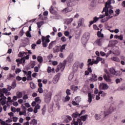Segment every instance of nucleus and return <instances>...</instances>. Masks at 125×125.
<instances>
[{
	"label": "nucleus",
	"mask_w": 125,
	"mask_h": 125,
	"mask_svg": "<svg viewBox=\"0 0 125 125\" xmlns=\"http://www.w3.org/2000/svg\"><path fill=\"white\" fill-rule=\"evenodd\" d=\"M112 4V0H108L105 3V7L104 8L102 13L104 12V15L105 16H109V14L114 13V11L111 9L109 10V8H112L111 4Z\"/></svg>",
	"instance_id": "f257e3e1"
},
{
	"label": "nucleus",
	"mask_w": 125,
	"mask_h": 125,
	"mask_svg": "<svg viewBox=\"0 0 125 125\" xmlns=\"http://www.w3.org/2000/svg\"><path fill=\"white\" fill-rule=\"evenodd\" d=\"M38 92H39V93H42L43 92V95L45 96L44 101L46 103H49V102H50V100H51V95H52L51 92H48L47 90H44L43 91L42 88H39Z\"/></svg>",
	"instance_id": "f03ea898"
},
{
	"label": "nucleus",
	"mask_w": 125,
	"mask_h": 125,
	"mask_svg": "<svg viewBox=\"0 0 125 125\" xmlns=\"http://www.w3.org/2000/svg\"><path fill=\"white\" fill-rule=\"evenodd\" d=\"M65 66H66V61H64L62 62H61L60 65H58L57 68L56 69V72H58L60 70L62 72H63L65 69Z\"/></svg>",
	"instance_id": "7ed1b4c3"
},
{
	"label": "nucleus",
	"mask_w": 125,
	"mask_h": 125,
	"mask_svg": "<svg viewBox=\"0 0 125 125\" xmlns=\"http://www.w3.org/2000/svg\"><path fill=\"white\" fill-rule=\"evenodd\" d=\"M88 64L87 65L88 66L87 70L89 73H92V70L91 69V67L90 66H92L93 65L94 62L93 61H92L91 59H89L87 61Z\"/></svg>",
	"instance_id": "20e7f679"
},
{
	"label": "nucleus",
	"mask_w": 125,
	"mask_h": 125,
	"mask_svg": "<svg viewBox=\"0 0 125 125\" xmlns=\"http://www.w3.org/2000/svg\"><path fill=\"white\" fill-rule=\"evenodd\" d=\"M61 76V73H58L53 78V83H57L58 81L59 80V79L60 78V76Z\"/></svg>",
	"instance_id": "39448f33"
},
{
	"label": "nucleus",
	"mask_w": 125,
	"mask_h": 125,
	"mask_svg": "<svg viewBox=\"0 0 125 125\" xmlns=\"http://www.w3.org/2000/svg\"><path fill=\"white\" fill-rule=\"evenodd\" d=\"M104 17H105V15H100L99 18H97V17H95L93 18V21L95 23H96V22H97V21H98V20H99V19H102V18H104Z\"/></svg>",
	"instance_id": "423d86ee"
},
{
	"label": "nucleus",
	"mask_w": 125,
	"mask_h": 125,
	"mask_svg": "<svg viewBox=\"0 0 125 125\" xmlns=\"http://www.w3.org/2000/svg\"><path fill=\"white\" fill-rule=\"evenodd\" d=\"M42 41L43 47H46V46H47V45H48V43H47V42H45V37L42 36Z\"/></svg>",
	"instance_id": "0eeeda50"
},
{
	"label": "nucleus",
	"mask_w": 125,
	"mask_h": 125,
	"mask_svg": "<svg viewBox=\"0 0 125 125\" xmlns=\"http://www.w3.org/2000/svg\"><path fill=\"white\" fill-rule=\"evenodd\" d=\"M111 18H113V16L110 15L108 17H106L104 19L102 18L101 22H102V23H105V22H107V21H108L109 19H111Z\"/></svg>",
	"instance_id": "6e6552de"
},
{
	"label": "nucleus",
	"mask_w": 125,
	"mask_h": 125,
	"mask_svg": "<svg viewBox=\"0 0 125 125\" xmlns=\"http://www.w3.org/2000/svg\"><path fill=\"white\" fill-rule=\"evenodd\" d=\"M72 9L73 8H72V6H68L67 8H65L64 9H63L62 11L63 13H68V12L72 11Z\"/></svg>",
	"instance_id": "1a4fd4ad"
},
{
	"label": "nucleus",
	"mask_w": 125,
	"mask_h": 125,
	"mask_svg": "<svg viewBox=\"0 0 125 125\" xmlns=\"http://www.w3.org/2000/svg\"><path fill=\"white\" fill-rule=\"evenodd\" d=\"M84 21V20L83 18H81L78 20L77 28H80L81 26H83Z\"/></svg>",
	"instance_id": "9d476101"
},
{
	"label": "nucleus",
	"mask_w": 125,
	"mask_h": 125,
	"mask_svg": "<svg viewBox=\"0 0 125 125\" xmlns=\"http://www.w3.org/2000/svg\"><path fill=\"white\" fill-rule=\"evenodd\" d=\"M104 42V39L101 38L100 39L97 40L96 41V43L98 44V45H99V46H101L102 45V42Z\"/></svg>",
	"instance_id": "9b49d317"
},
{
	"label": "nucleus",
	"mask_w": 125,
	"mask_h": 125,
	"mask_svg": "<svg viewBox=\"0 0 125 125\" xmlns=\"http://www.w3.org/2000/svg\"><path fill=\"white\" fill-rule=\"evenodd\" d=\"M73 72H78V70H79V66H78V63H75L74 64L73 66Z\"/></svg>",
	"instance_id": "f8f14e48"
},
{
	"label": "nucleus",
	"mask_w": 125,
	"mask_h": 125,
	"mask_svg": "<svg viewBox=\"0 0 125 125\" xmlns=\"http://www.w3.org/2000/svg\"><path fill=\"white\" fill-rule=\"evenodd\" d=\"M87 37L85 38H83L81 39V42L83 43H84V42H86L87 40L89 39V35L87 34Z\"/></svg>",
	"instance_id": "ddd939ff"
},
{
	"label": "nucleus",
	"mask_w": 125,
	"mask_h": 125,
	"mask_svg": "<svg viewBox=\"0 0 125 125\" xmlns=\"http://www.w3.org/2000/svg\"><path fill=\"white\" fill-rule=\"evenodd\" d=\"M49 10L51 14H53V15L56 14V11L55 10L54 7H53V6H51V7L49 9Z\"/></svg>",
	"instance_id": "4468645a"
},
{
	"label": "nucleus",
	"mask_w": 125,
	"mask_h": 125,
	"mask_svg": "<svg viewBox=\"0 0 125 125\" xmlns=\"http://www.w3.org/2000/svg\"><path fill=\"white\" fill-rule=\"evenodd\" d=\"M78 117H81V115L78 113V112H75L72 114V117L73 118V120L76 118H78Z\"/></svg>",
	"instance_id": "2eb2a0df"
},
{
	"label": "nucleus",
	"mask_w": 125,
	"mask_h": 125,
	"mask_svg": "<svg viewBox=\"0 0 125 125\" xmlns=\"http://www.w3.org/2000/svg\"><path fill=\"white\" fill-rule=\"evenodd\" d=\"M90 81L92 82H95L97 81V76L95 74H92V77L90 78Z\"/></svg>",
	"instance_id": "dca6fc26"
},
{
	"label": "nucleus",
	"mask_w": 125,
	"mask_h": 125,
	"mask_svg": "<svg viewBox=\"0 0 125 125\" xmlns=\"http://www.w3.org/2000/svg\"><path fill=\"white\" fill-rule=\"evenodd\" d=\"M101 85L102 86L103 89L107 90L109 88V86L108 85V84L105 83H102V84H101Z\"/></svg>",
	"instance_id": "f3484780"
},
{
	"label": "nucleus",
	"mask_w": 125,
	"mask_h": 125,
	"mask_svg": "<svg viewBox=\"0 0 125 125\" xmlns=\"http://www.w3.org/2000/svg\"><path fill=\"white\" fill-rule=\"evenodd\" d=\"M103 78L105 82H107V83H109L111 82V80H110V78L108 77H107V75L106 74H104L103 75Z\"/></svg>",
	"instance_id": "a211bd4d"
},
{
	"label": "nucleus",
	"mask_w": 125,
	"mask_h": 125,
	"mask_svg": "<svg viewBox=\"0 0 125 125\" xmlns=\"http://www.w3.org/2000/svg\"><path fill=\"white\" fill-rule=\"evenodd\" d=\"M110 74H111V75H115V74H116V69L113 67L110 68L109 70Z\"/></svg>",
	"instance_id": "6ab92c4d"
},
{
	"label": "nucleus",
	"mask_w": 125,
	"mask_h": 125,
	"mask_svg": "<svg viewBox=\"0 0 125 125\" xmlns=\"http://www.w3.org/2000/svg\"><path fill=\"white\" fill-rule=\"evenodd\" d=\"M97 35L98 38H104V34H102L100 31L97 32Z\"/></svg>",
	"instance_id": "aec40b11"
},
{
	"label": "nucleus",
	"mask_w": 125,
	"mask_h": 125,
	"mask_svg": "<svg viewBox=\"0 0 125 125\" xmlns=\"http://www.w3.org/2000/svg\"><path fill=\"white\" fill-rule=\"evenodd\" d=\"M88 102L90 103H91L92 101V95H91V93H88Z\"/></svg>",
	"instance_id": "412c9836"
},
{
	"label": "nucleus",
	"mask_w": 125,
	"mask_h": 125,
	"mask_svg": "<svg viewBox=\"0 0 125 125\" xmlns=\"http://www.w3.org/2000/svg\"><path fill=\"white\" fill-rule=\"evenodd\" d=\"M125 84H123L121 86L119 87L117 89V90H118V91H122V90H125Z\"/></svg>",
	"instance_id": "4be33fe9"
},
{
	"label": "nucleus",
	"mask_w": 125,
	"mask_h": 125,
	"mask_svg": "<svg viewBox=\"0 0 125 125\" xmlns=\"http://www.w3.org/2000/svg\"><path fill=\"white\" fill-rule=\"evenodd\" d=\"M60 51V50H59V47L58 46H56L53 48V52L54 53H56V52H59Z\"/></svg>",
	"instance_id": "5701e85b"
},
{
	"label": "nucleus",
	"mask_w": 125,
	"mask_h": 125,
	"mask_svg": "<svg viewBox=\"0 0 125 125\" xmlns=\"http://www.w3.org/2000/svg\"><path fill=\"white\" fill-rule=\"evenodd\" d=\"M17 96L18 98H22V96H23V93L21 92H17L16 93Z\"/></svg>",
	"instance_id": "b1692460"
},
{
	"label": "nucleus",
	"mask_w": 125,
	"mask_h": 125,
	"mask_svg": "<svg viewBox=\"0 0 125 125\" xmlns=\"http://www.w3.org/2000/svg\"><path fill=\"white\" fill-rule=\"evenodd\" d=\"M122 71H115V73L114 74V76H116V77H120V76H122Z\"/></svg>",
	"instance_id": "393cba45"
},
{
	"label": "nucleus",
	"mask_w": 125,
	"mask_h": 125,
	"mask_svg": "<svg viewBox=\"0 0 125 125\" xmlns=\"http://www.w3.org/2000/svg\"><path fill=\"white\" fill-rule=\"evenodd\" d=\"M37 60L38 61V62H39V63H42V62L43 61V59L42 58V57L41 56H39L37 57Z\"/></svg>",
	"instance_id": "a878e982"
},
{
	"label": "nucleus",
	"mask_w": 125,
	"mask_h": 125,
	"mask_svg": "<svg viewBox=\"0 0 125 125\" xmlns=\"http://www.w3.org/2000/svg\"><path fill=\"white\" fill-rule=\"evenodd\" d=\"M111 60H113V61H115L116 62H120L121 60L119 58L117 57H113L111 58Z\"/></svg>",
	"instance_id": "bb28decb"
},
{
	"label": "nucleus",
	"mask_w": 125,
	"mask_h": 125,
	"mask_svg": "<svg viewBox=\"0 0 125 125\" xmlns=\"http://www.w3.org/2000/svg\"><path fill=\"white\" fill-rule=\"evenodd\" d=\"M56 42V41H52L51 43H49L48 48L49 49H51L52 48V47L53 46V44Z\"/></svg>",
	"instance_id": "cd10ccee"
},
{
	"label": "nucleus",
	"mask_w": 125,
	"mask_h": 125,
	"mask_svg": "<svg viewBox=\"0 0 125 125\" xmlns=\"http://www.w3.org/2000/svg\"><path fill=\"white\" fill-rule=\"evenodd\" d=\"M78 88H79V87L78 86L72 85L71 86V90H73V91H76V90H78Z\"/></svg>",
	"instance_id": "c85d7f7f"
},
{
	"label": "nucleus",
	"mask_w": 125,
	"mask_h": 125,
	"mask_svg": "<svg viewBox=\"0 0 125 125\" xmlns=\"http://www.w3.org/2000/svg\"><path fill=\"white\" fill-rule=\"evenodd\" d=\"M73 21V18L66 19V22H67V25H69V24H71V22Z\"/></svg>",
	"instance_id": "c756f323"
},
{
	"label": "nucleus",
	"mask_w": 125,
	"mask_h": 125,
	"mask_svg": "<svg viewBox=\"0 0 125 125\" xmlns=\"http://www.w3.org/2000/svg\"><path fill=\"white\" fill-rule=\"evenodd\" d=\"M30 87L32 89H35V88H36V84H35V83L33 82L30 83Z\"/></svg>",
	"instance_id": "7c9ffc66"
},
{
	"label": "nucleus",
	"mask_w": 125,
	"mask_h": 125,
	"mask_svg": "<svg viewBox=\"0 0 125 125\" xmlns=\"http://www.w3.org/2000/svg\"><path fill=\"white\" fill-rule=\"evenodd\" d=\"M111 45H116L118 43V40H112L110 41Z\"/></svg>",
	"instance_id": "2f4dec72"
},
{
	"label": "nucleus",
	"mask_w": 125,
	"mask_h": 125,
	"mask_svg": "<svg viewBox=\"0 0 125 125\" xmlns=\"http://www.w3.org/2000/svg\"><path fill=\"white\" fill-rule=\"evenodd\" d=\"M17 86V84H16V81H14L12 83V87H13V89H14V88H15V87H16Z\"/></svg>",
	"instance_id": "473e14b6"
},
{
	"label": "nucleus",
	"mask_w": 125,
	"mask_h": 125,
	"mask_svg": "<svg viewBox=\"0 0 125 125\" xmlns=\"http://www.w3.org/2000/svg\"><path fill=\"white\" fill-rule=\"evenodd\" d=\"M78 66L80 68V69H83V66L84 65V64L83 62H82L81 63H80L79 62L77 63Z\"/></svg>",
	"instance_id": "72a5a7b5"
},
{
	"label": "nucleus",
	"mask_w": 125,
	"mask_h": 125,
	"mask_svg": "<svg viewBox=\"0 0 125 125\" xmlns=\"http://www.w3.org/2000/svg\"><path fill=\"white\" fill-rule=\"evenodd\" d=\"M95 119L97 121H99L101 119V116L96 114L95 116Z\"/></svg>",
	"instance_id": "f704fd0d"
},
{
	"label": "nucleus",
	"mask_w": 125,
	"mask_h": 125,
	"mask_svg": "<svg viewBox=\"0 0 125 125\" xmlns=\"http://www.w3.org/2000/svg\"><path fill=\"white\" fill-rule=\"evenodd\" d=\"M27 53H25V52H20L19 54V57H23L24 56V55H27Z\"/></svg>",
	"instance_id": "c9c22d12"
},
{
	"label": "nucleus",
	"mask_w": 125,
	"mask_h": 125,
	"mask_svg": "<svg viewBox=\"0 0 125 125\" xmlns=\"http://www.w3.org/2000/svg\"><path fill=\"white\" fill-rule=\"evenodd\" d=\"M113 53L114 54H115L116 55H117V56H119V55L121 54V52H120L119 50H116L114 51Z\"/></svg>",
	"instance_id": "e433bc0d"
},
{
	"label": "nucleus",
	"mask_w": 125,
	"mask_h": 125,
	"mask_svg": "<svg viewBox=\"0 0 125 125\" xmlns=\"http://www.w3.org/2000/svg\"><path fill=\"white\" fill-rule=\"evenodd\" d=\"M112 110H111V108H109V109L108 110V111L105 113V117H106V116H108V115H109V114H111V113H112Z\"/></svg>",
	"instance_id": "4c0bfd02"
},
{
	"label": "nucleus",
	"mask_w": 125,
	"mask_h": 125,
	"mask_svg": "<svg viewBox=\"0 0 125 125\" xmlns=\"http://www.w3.org/2000/svg\"><path fill=\"white\" fill-rule=\"evenodd\" d=\"M75 99L76 102L80 103V102L81 101L82 98L80 97H77L75 98Z\"/></svg>",
	"instance_id": "58836bf2"
},
{
	"label": "nucleus",
	"mask_w": 125,
	"mask_h": 125,
	"mask_svg": "<svg viewBox=\"0 0 125 125\" xmlns=\"http://www.w3.org/2000/svg\"><path fill=\"white\" fill-rule=\"evenodd\" d=\"M0 91L1 92H3V93H7V90L5 88H4L3 89H0Z\"/></svg>",
	"instance_id": "ea45409f"
},
{
	"label": "nucleus",
	"mask_w": 125,
	"mask_h": 125,
	"mask_svg": "<svg viewBox=\"0 0 125 125\" xmlns=\"http://www.w3.org/2000/svg\"><path fill=\"white\" fill-rule=\"evenodd\" d=\"M81 120L83 121V122H85V121H86V116L85 115L82 116L81 117Z\"/></svg>",
	"instance_id": "a19ab883"
},
{
	"label": "nucleus",
	"mask_w": 125,
	"mask_h": 125,
	"mask_svg": "<svg viewBox=\"0 0 125 125\" xmlns=\"http://www.w3.org/2000/svg\"><path fill=\"white\" fill-rule=\"evenodd\" d=\"M26 36L28 38H32V35H31V32H30V31H27L26 32Z\"/></svg>",
	"instance_id": "79ce46f5"
},
{
	"label": "nucleus",
	"mask_w": 125,
	"mask_h": 125,
	"mask_svg": "<svg viewBox=\"0 0 125 125\" xmlns=\"http://www.w3.org/2000/svg\"><path fill=\"white\" fill-rule=\"evenodd\" d=\"M73 123L74 125H79V121H76V119H73Z\"/></svg>",
	"instance_id": "37998d69"
},
{
	"label": "nucleus",
	"mask_w": 125,
	"mask_h": 125,
	"mask_svg": "<svg viewBox=\"0 0 125 125\" xmlns=\"http://www.w3.org/2000/svg\"><path fill=\"white\" fill-rule=\"evenodd\" d=\"M72 104L74 106H78L80 105L78 102H75V101H72Z\"/></svg>",
	"instance_id": "c03bdc74"
},
{
	"label": "nucleus",
	"mask_w": 125,
	"mask_h": 125,
	"mask_svg": "<svg viewBox=\"0 0 125 125\" xmlns=\"http://www.w3.org/2000/svg\"><path fill=\"white\" fill-rule=\"evenodd\" d=\"M21 109L23 110V112H24V113H26V112H27V108L24 105L21 106Z\"/></svg>",
	"instance_id": "a18cd8bd"
},
{
	"label": "nucleus",
	"mask_w": 125,
	"mask_h": 125,
	"mask_svg": "<svg viewBox=\"0 0 125 125\" xmlns=\"http://www.w3.org/2000/svg\"><path fill=\"white\" fill-rule=\"evenodd\" d=\"M17 121H18V117H14V116L13 117V122H14V123H16Z\"/></svg>",
	"instance_id": "49530a36"
},
{
	"label": "nucleus",
	"mask_w": 125,
	"mask_h": 125,
	"mask_svg": "<svg viewBox=\"0 0 125 125\" xmlns=\"http://www.w3.org/2000/svg\"><path fill=\"white\" fill-rule=\"evenodd\" d=\"M16 62L17 63H19V64H22V60L20 59L16 60Z\"/></svg>",
	"instance_id": "de8ad7c7"
},
{
	"label": "nucleus",
	"mask_w": 125,
	"mask_h": 125,
	"mask_svg": "<svg viewBox=\"0 0 125 125\" xmlns=\"http://www.w3.org/2000/svg\"><path fill=\"white\" fill-rule=\"evenodd\" d=\"M95 1H96V0H92L90 4L91 6H94V4H95Z\"/></svg>",
	"instance_id": "09e8293b"
},
{
	"label": "nucleus",
	"mask_w": 125,
	"mask_h": 125,
	"mask_svg": "<svg viewBox=\"0 0 125 125\" xmlns=\"http://www.w3.org/2000/svg\"><path fill=\"white\" fill-rule=\"evenodd\" d=\"M66 93L67 95H71V90L69 89H67L66 91Z\"/></svg>",
	"instance_id": "8fccbe9b"
},
{
	"label": "nucleus",
	"mask_w": 125,
	"mask_h": 125,
	"mask_svg": "<svg viewBox=\"0 0 125 125\" xmlns=\"http://www.w3.org/2000/svg\"><path fill=\"white\" fill-rule=\"evenodd\" d=\"M53 58V55L52 54H51L49 56H48L47 58L48 59V60H51V59Z\"/></svg>",
	"instance_id": "3c124183"
},
{
	"label": "nucleus",
	"mask_w": 125,
	"mask_h": 125,
	"mask_svg": "<svg viewBox=\"0 0 125 125\" xmlns=\"http://www.w3.org/2000/svg\"><path fill=\"white\" fill-rule=\"evenodd\" d=\"M24 34H25V32L23 31V28H22V29L20 31L19 35L20 36H21V37H22V36H23Z\"/></svg>",
	"instance_id": "603ef678"
},
{
	"label": "nucleus",
	"mask_w": 125,
	"mask_h": 125,
	"mask_svg": "<svg viewBox=\"0 0 125 125\" xmlns=\"http://www.w3.org/2000/svg\"><path fill=\"white\" fill-rule=\"evenodd\" d=\"M27 81H32V75H27Z\"/></svg>",
	"instance_id": "864d4df0"
},
{
	"label": "nucleus",
	"mask_w": 125,
	"mask_h": 125,
	"mask_svg": "<svg viewBox=\"0 0 125 125\" xmlns=\"http://www.w3.org/2000/svg\"><path fill=\"white\" fill-rule=\"evenodd\" d=\"M22 99H23V100H26L27 99H28V95L27 94H25L22 97Z\"/></svg>",
	"instance_id": "5fc2aeb1"
},
{
	"label": "nucleus",
	"mask_w": 125,
	"mask_h": 125,
	"mask_svg": "<svg viewBox=\"0 0 125 125\" xmlns=\"http://www.w3.org/2000/svg\"><path fill=\"white\" fill-rule=\"evenodd\" d=\"M14 76H15V75H12V74H9V76H8V80H10V79H11V78H14Z\"/></svg>",
	"instance_id": "6e6d98bb"
},
{
	"label": "nucleus",
	"mask_w": 125,
	"mask_h": 125,
	"mask_svg": "<svg viewBox=\"0 0 125 125\" xmlns=\"http://www.w3.org/2000/svg\"><path fill=\"white\" fill-rule=\"evenodd\" d=\"M77 121H78L79 123V125H83V122H82V119L80 118H78Z\"/></svg>",
	"instance_id": "4d7b16f0"
},
{
	"label": "nucleus",
	"mask_w": 125,
	"mask_h": 125,
	"mask_svg": "<svg viewBox=\"0 0 125 125\" xmlns=\"http://www.w3.org/2000/svg\"><path fill=\"white\" fill-rule=\"evenodd\" d=\"M61 41L63 42H66V41H67V39L65 37L63 36L61 38Z\"/></svg>",
	"instance_id": "13d9d810"
},
{
	"label": "nucleus",
	"mask_w": 125,
	"mask_h": 125,
	"mask_svg": "<svg viewBox=\"0 0 125 125\" xmlns=\"http://www.w3.org/2000/svg\"><path fill=\"white\" fill-rule=\"evenodd\" d=\"M13 105L14 106H15V107H17V106H18V105H19L18 102H14L13 103Z\"/></svg>",
	"instance_id": "bf43d9fd"
},
{
	"label": "nucleus",
	"mask_w": 125,
	"mask_h": 125,
	"mask_svg": "<svg viewBox=\"0 0 125 125\" xmlns=\"http://www.w3.org/2000/svg\"><path fill=\"white\" fill-rule=\"evenodd\" d=\"M119 39L120 40V41H123V40H124V35H120V36H119L118 37Z\"/></svg>",
	"instance_id": "052dcab7"
},
{
	"label": "nucleus",
	"mask_w": 125,
	"mask_h": 125,
	"mask_svg": "<svg viewBox=\"0 0 125 125\" xmlns=\"http://www.w3.org/2000/svg\"><path fill=\"white\" fill-rule=\"evenodd\" d=\"M32 122L33 123V125H36L38 124V121H37V120L34 119L33 120H32Z\"/></svg>",
	"instance_id": "680f3d73"
},
{
	"label": "nucleus",
	"mask_w": 125,
	"mask_h": 125,
	"mask_svg": "<svg viewBox=\"0 0 125 125\" xmlns=\"http://www.w3.org/2000/svg\"><path fill=\"white\" fill-rule=\"evenodd\" d=\"M35 108L36 109H37V110H39V109L41 108V105H40V104H37L35 106Z\"/></svg>",
	"instance_id": "e2e57ef3"
},
{
	"label": "nucleus",
	"mask_w": 125,
	"mask_h": 125,
	"mask_svg": "<svg viewBox=\"0 0 125 125\" xmlns=\"http://www.w3.org/2000/svg\"><path fill=\"white\" fill-rule=\"evenodd\" d=\"M36 46H37V44H36V43H33L31 45V48L32 49H35Z\"/></svg>",
	"instance_id": "0e129e2a"
},
{
	"label": "nucleus",
	"mask_w": 125,
	"mask_h": 125,
	"mask_svg": "<svg viewBox=\"0 0 125 125\" xmlns=\"http://www.w3.org/2000/svg\"><path fill=\"white\" fill-rule=\"evenodd\" d=\"M11 109L12 112H13V113H15V112H16V108L11 107Z\"/></svg>",
	"instance_id": "69168bd1"
},
{
	"label": "nucleus",
	"mask_w": 125,
	"mask_h": 125,
	"mask_svg": "<svg viewBox=\"0 0 125 125\" xmlns=\"http://www.w3.org/2000/svg\"><path fill=\"white\" fill-rule=\"evenodd\" d=\"M42 25V24L41 22H37V26L38 28H41Z\"/></svg>",
	"instance_id": "338daca9"
},
{
	"label": "nucleus",
	"mask_w": 125,
	"mask_h": 125,
	"mask_svg": "<svg viewBox=\"0 0 125 125\" xmlns=\"http://www.w3.org/2000/svg\"><path fill=\"white\" fill-rule=\"evenodd\" d=\"M34 71L36 72H39V67L36 66L34 67Z\"/></svg>",
	"instance_id": "774afa93"
}]
</instances>
